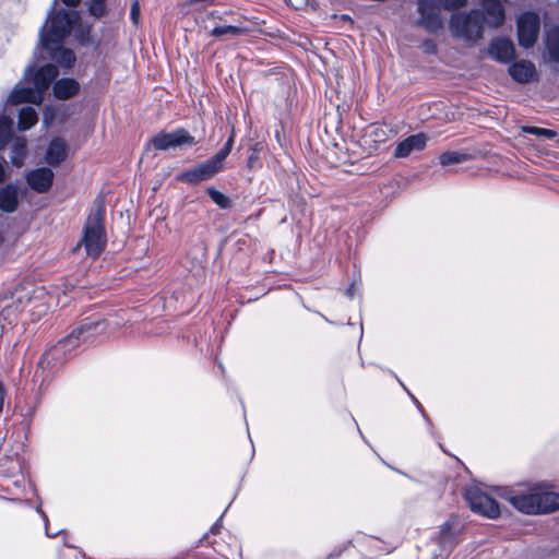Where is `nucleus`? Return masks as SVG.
<instances>
[{
	"label": "nucleus",
	"instance_id": "obj_1",
	"mask_svg": "<svg viewBox=\"0 0 559 559\" xmlns=\"http://www.w3.org/2000/svg\"><path fill=\"white\" fill-rule=\"evenodd\" d=\"M58 74V68L55 64L48 63L40 68L29 64L24 71L23 79L8 96V103L12 105L22 103L40 104L46 91Z\"/></svg>",
	"mask_w": 559,
	"mask_h": 559
},
{
	"label": "nucleus",
	"instance_id": "obj_2",
	"mask_svg": "<svg viewBox=\"0 0 559 559\" xmlns=\"http://www.w3.org/2000/svg\"><path fill=\"white\" fill-rule=\"evenodd\" d=\"M108 322L99 313H93L83 318L75 328L44 355L48 361L62 362L67 354H71L81 343L92 340L98 335L106 334Z\"/></svg>",
	"mask_w": 559,
	"mask_h": 559
},
{
	"label": "nucleus",
	"instance_id": "obj_3",
	"mask_svg": "<svg viewBox=\"0 0 559 559\" xmlns=\"http://www.w3.org/2000/svg\"><path fill=\"white\" fill-rule=\"evenodd\" d=\"M80 20L76 10L58 9L51 4L46 22L39 31V46L35 49L34 57L37 58L41 49H56L62 45Z\"/></svg>",
	"mask_w": 559,
	"mask_h": 559
},
{
	"label": "nucleus",
	"instance_id": "obj_4",
	"mask_svg": "<svg viewBox=\"0 0 559 559\" xmlns=\"http://www.w3.org/2000/svg\"><path fill=\"white\" fill-rule=\"evenodd\" d=\"M485 26L484 13L478 9L453 13L449 21L452 36L467 43L483 38Z\"/></svg>",
	"mask_w": 559,
	"mask_h": 559
},
{
	"label": "nucleus",
	"instance_id": "obj_5",
	"mask_svg": "<svg viewBox=\"0 0 559 559\" xmlns=\"http://www.w3.org/2000/svg\"><path fill=\"white\" fill-rule=\"evenodd\" d=\"M105 206L98 203L93 213L87 217L82 242L87 255L97 258L106 247L107 238L104 227Z\"/></svg>",
	"mask_w": 559,
	"mask_h": 559
},
{
	"label": "nucleus",
	"instance_id": "obj_6",
	"mask_svg": "<svg viewBox=\"0 0 559 559\" xmlns=\"http://www.w3.org/2000/svg\"><path fill=\"white\" fill-rule=\"evenodd\" d=\"M441 4L442 0H418L419 17L416 24L430 34H437L443 28Z\"/></svg>",
	"mask_w": 559,
	"mask_h": 559
},
{
	"label": "nucleus",
	"instance_id": "obj_7",
	"mask_svg": "<svg viewBox=\"0 0 559 559\" xmlns=\"http://www.w3.org/2000/svg\"><path fill=\"white\" fill-rule=\"evenodd\" d=\"M518 39L523 48H532L538 38L540 29L539 15L533 11L522 13L516 21Z\"/></svg>",
	"mask_w": 559,
	"mask_h": 559
},
{
	"label": "nucleus",
	"instance_id": "obj_8",
	"mask_svg": "<svg viewBox=\"0 0 559 559\" xmlns=\"http://www.w3.org/2000/svg\"><path fill=\"white\" fill-rule=\"evenodd\" d=\"M464 496L474 512L490 519L499 516L500 508L498 502L479 488L468 487Z\"/></svg>",
	"mask_w": 559,
	"mask_h": 559
},
{
	"label": "nucleus",
	"instance_id": "obj_9",
	"mask_svg": "<svg viewBox=\"0 0 559 559\" xmlns=\"http://www.w3.org/2000/svg\"><path fill=\"white\" fill-rule=\"evenodd\" d=\"M150 143L157 151H167L182 145H194V138L183 128L173 132H159L151 138Z\"/></svg>",
	"mask_w": 559,
	"mask_h": 559
},
{
	"label": "nucleus",
	"instance_id": "obj_10",
	"mask_svg": "<svg viewBox=\"0 0 559 559\" xmlns=\"http://www.w3.org/2000/svg\"><path fill=\"white\" fill-rule=\"evenodd\" d=\"M224 166L218 163L213 156L207 160L187 169L177 176V180L186 183L195 185L201 181L213 178L216 174L222 171Z\"/></svg>",
	"mask_w": 559,
	"mask_h": 559
},
{
	"label": "nucleus",
	"instance_id": "obj_11",
	"mask_svg": "<svg viewBox=\"0 0 559 559\" xmlns=\"http://www.w3.org/2000/svg\"><path fill=\"white\" fill-rule=\"evenodd\" d=\"M516 510L525 514H538V487L531 488L526 493L509 491L504 497Z\"/></svg>",
	"mask_w": 559,
	"mask_h": 559
},
{
	"label": "nucleus",
	"instance_id": "obj_12",
	"mask_svg": "<svg viewBox=\"0 0 559 559\" xmlns=\"http://www.w3.org/2000/svg\"><path fill=\"white\" fill-rule=\"evenodd\" d=\"M55 174L48 167L35 168L26 173L25 180L36 193H46L50 190Z\"/></svg>",
	"mask_w": 559,
	"mask_h": 559
},
{
	"label": "nucleus",
	"instance_id": "obj_13",
	"mask_svg": "<svg viewBox=\"0 0 559 559\" xmlns=\"http://www.w3.org/2000/svg\"><path fill=\"white\" fill-rule=\"evenodd\" d=\"M485 25L491 28L501 26L506 19V10L501 0H481Z\"/></svg>",
	"mask_w": 559,
	"mask_h": 559
},
{
	"label": "nucleus",
	"instance_id": "obj_14",
	"mask_svg": "<svg viewBox=\"0 0 559 559\" xmlns=\"http://www.w3.org/2000/svg\"><path fill=\"white\" fill-rule=\"evenodd\" d=\"M427 142L428 136L424 132L409 135L408 138L397 143L393 155L396 158H405L409 156L414 151H423L426 147Z\"/></svg>",
	"mask_w": 559,
	"mask_h": 559
},
{
	"label": "nucleus",
	"instance_id": "obj_15",
	"mask_svg": "<svg viewBox=\"0 0 559 559\" xmlns=\"http://www.w3.org/2000/svg\"><path fill=\"white\" fill-rule=\"evenodd\" d=\"M489 55L495 60L508 63L514 59L515 49L513 43L507 37L493 39L489 45Z\"/></svg>",
	"mask_w": 559,
	"mask_h": 559
},
{
	"label": "nucleus",
	"instance_id": "obj_16",
	"mask_svg": "<svg viewBox=\"0 0 559 559\" xmlns=\"http://www.w3.org/2000/svg\"><path fill=\"white\" fill-rule=\"evenodd\" d=\"M508 71L510 76L521 84L533 81L537 75L535 64L530 60L515 61Z\"/></svg>",
	"mask_w": 559,
	"mask_h": 559
},
{
	"label": "nucleus",
	"instance_id": "obj_17",
	"mask_svg": "<svg viewBox=\"0 0 559 559\" xmlns=\"http://www.w3.org/2000/svg\"><path fill=\"white\" fill-rule=\"evenodd\" d=\"M68 156V144L61 138H55L48 144L45 162L52 167L59 166Z\"/></svg>",
	"mask_w": 559,
	"mask_h": 559
},
{
	"label": "nucleus",
	"instance_id": "obj_18",
	"mask_svg": "<svg viewBox=\"0 0 559 559\" xmlns=\"http://www.w3.org/2000/svg\"><path fill=\"white\" fill-rule=\"evenodd\" d=\"M538 487V514L550 513L559 510V493L548 489L546 485L539 484Z\"/></svg>",
	"mask_w": 559,
	"mask_h": 559
},
{
	"label": "nucleus",
	"instance_id": "obj_19",
	"mask_svg": "<svg viewBox=\"0 0 559 559\" xmlns=\"http://www.w3.org/2000/svg\"><path fill=\"white\" fill-rule=\"evenodd\" d=\"M19 206V189L14 183H8L0 188V210L13 213Z\"/></svg>",
	"mask_w": 559,
	"mask_h": 559
},
{
	"label": "nucleus",
	"instance_id": "obj_20",
	"mask_svg": "<svg viewBox=\"0 0 559 559\" xmlns=\"http://www.w3.org/2000/svg\"><path fill=\"white\" fill-rule=\"evenodd\" d=\"M79 83L74 79H60L55 82L52 91L58 99H68L79 92Z\"/></svg>",
	"mask_w": 559,
	"mask_h": 559
},
{
	"label": "nucleus",
	"instance_id": "obj_21",
	"mask_svg": "<svg viewBox=\"0 0 559 559\" xmlns=\"http://www.w3.org/2000/svg\"><path fill=\"white\" fill-rule=\"evenodd\" d=\"M545 45L552 61L559 62V24L546 32Z\"/></svg>",
	"mask_w": 559,
	"mask_h": 559
},
{
	"label": "nucleus",
	"instance_id": "obj_22",
	"mask_svg": "<svg viewBox=\"0 0 559 559\" xmlns=\"http://www.w3.org/2000/svg\"><path fill=\"white\" fill-rule=\"evenodd\" d=\"M26 156H27L26 140L23 138L15 139L10 147L11 163L15 167H21V166H23Z\"/></svg>",
	"mask_w": 559,
	"mask_h": 559
},
{
	"label": "nucleus",
	"instance_id": "obj_23",
	"mask_svg": "<svg viewBox=\"0 0 559 559\" xmlns=\"http://www.w3.org/2000/svg\"><path fill=\"white\" fill-rule=\"evenodd\" d=\"M439 544L444 551H452L456 544V535L452 531V524L445 522L441 525L439 531Z\"/></svg>",
	"mask_w": 559,
	"mask_h": 559
},
{
	"label": "nucleus",
	"instance_id": "obj_24",
	"mask_svg": "<svg viewBox=\"0 0 559 559\" xmlns=\"http://www.w3.org/2000/svg\"><path fill=\"white\" fill-rule=\"evenodd\" d=\"M50 57L56 60L60 66L71 68L75 62V56L71 49L63 48L60 45L56 49H46Z\"/></svg>",
	"mask_w": 559,
	"mask_h": 559
},
{
	"label": "nucleus",
	"instance_id": "obj_25",
	"mask_svg": "<svg viewBox=\"0 0 559 559\" xmlns=\"http://www.w3.org/2000/svg\"><path fill=\"white\" fill-rule=\"evenodd\" d=\"M37 120L38 115L33 107H23L19 111L17 128L22 131L28 130L36 124Z\"/></svg>",
	"mask_w": 559,
	"mask_h": 559
},
{
	"label": "nucleus",
	"instance_id": "obj_26",
	"mask_svg": "<svg viewBox=\"0 0 559 559\" xmlns=\"http://www.w3.org/2000/svg\"><path fill=\"white\" fill-rule=\"evenodd\" d=\"M13 120L5 116L0 115V150L4 148L12 136Z\"/></svg>",
	"mask_w": 559,
	"mask_h": 559
},
{
	"label": "nucleus",
	"instance_id": "obj_27",
	"mask_svg": "<svg viewBox=\"0 0 559 559\" xmlns=\"http://www.w3.org/2000/svg\"><path fill=\"white\" fill-rule=\"evenodd\" d=\"M243 33V28L235 25H221L216 26L211 31V35L214 37H223V36H239Z\"/></svg>",
	"mask_w": 559,
	"mask_h": 559
},
{
	"label": "nucleus",
	"instance_id": "obj_28",
	"mask_svg": "<svg viewBox=\"0 0 559 559\" xmlns=\"http://www.w3.org/2000/svg\"><path fill=\"white\" fill-rule=\"evenodd\" d=\"M467 155L460 152L448 151L440 155L439 160L442 166L460 164L466 160Z\"/></svg>",
	"mask_w": 559,
	"mask_h": 559
},
{
	"label": "nucleus",
	"instance_id": "obj_29",
	"mask_svg": "<svg viewBox=\"0 0 559 559\" xmlns=\"http://www.w3.org/2000/svg\"><path fill=\"white\" fill-rule=\"evenodd\" d=\"M206 193L210 197V199L221 209H227L230 206L229 198L222 193L221 191L216 190L215 188L209 187L206 189Z\"/></svg>",
	"mask_w": 559,
	"mask_h": 559
},
{
	"label": "nucleus",
	"instance_id": "obj_30",
	"mask_svg": "<svg viewBox=\"0 0 559 559\" xmlns=\"http://www.w3.org/2000/svg\"><path fill=\"white\" fill-rule=\"evenodd\" d=\"M523 133L534 134L539 138H546V139H555L557 136V132L550 129H544L538 127H531V126H524L522 127Z\"/></svg>",
	"mask_w": 559,
	"mask_h": 559
},
{
	"label": "nucleus",
	"instance_id": "obj_31",
	"mask_svg": "<svg viewBox=\"0 0 559 559\" xmlns=\"http://www.w3.org/2000/svg\"><path fill=\"white\" fill-rule=\"evenodd\" d=\"M234 145V133L230 134L224 146L213 156L218 163L224 166V162L230 154Z\"/></svg>",
	"mask_w": 559,
	"mask_h": 559
},
{
	"label": "nucleus",
	"instance_id": "obj_32",
	"mask_svg": "<svg viewBox=\"0 0 559 559\" xmlns=\"http://www.w3.org/2000/svg\"><path fill=\"white\" fill-rule=\"evenodd\" d=\"M468 0H442L441 8L448 11L459 10L467 4Z\"/></svg>",
	"mask_w": 559,
	"mask_h": 559
},
{
	"label": "nucleus",
	"instance_id": "obj_33",
	"mask_svg": "<svg viewBox=\"0 0 559 559\" xmlns=\"http://www.w3.org/2000/svg\"><path fill=\"white\" fill-rule=\"evenodd\" d=\"M105 1H91L90 13L95 17H102L105 14Z\"/></svg>",
	"mask_w": 559,
	"mask_h": 559
},
{
	"label": "nucleus",
	"instance_id": "obj_34",
	"mask_svg": "<svg viewBox=\"0 0 559 559\" xmlns=\"http://www.w3.org/2000/svg\"><path fill=\"white\" fill-rule=\"evenodd\" d=\"M140 4L136 0H134L130 8V19L134 25H139L140 23Z\"/></svg>",
	"mask_w": 559,
	"mask_h": 559
},
{
	"label": "nucleus",
	"instance_id": "obj_35",
	"mask_svg": "<svg viewBox=\"0 0 559 559\" xmlns=\"http://www.w3.org/2000/svg\"><path fill=\"white\" fill-rule=\"evenodd\" d=\"M423 49L426 53H436L437 52V45L432 39H426L423 43Z\"/></svg>",
	"mask_w": 559,
	"mask_h": 559
},
{
	"label": "nucleus",
	"instance_id": "obj_36",
	"mask_svg": "<svg viewBox=\"0 0 559 559\" xmlns=\"http://www.w3.org/2000/svg\"><path fill=\"white\" fill-rule=\"evenodd\" d=\"M259 166V158L255 153H252L247 160V167L250 169L257 168Z\"/></svg>",
	"mask_w": 559,
	"mask_h": 559
},
{
	"label": "nucleus",
	"instance_id": "obj_37",
	"mask_svg": "<svg viewBox=\"0 0 559 559\" xmlns=\"http://www.w3.org/2000/svg\"><path fill=\"white\" fill-rule=\"evenodd\" d=\"M4 164V160H0V183H2L8 177Z\"/></svg>",
	"mask_w": 559,
	"mask_h": 559
},
{
	"label": "nucleus",
	"instance_id": "obj_38",
	"mask_svg": "<svg viewBox=\"0 0 559 559\" xmlns=\"http://www.w3.org/2000/svg\"><path fill=\"white\" fill-rule=\"evenodd\" d=\"M215 0H189V4H203V5H209V4H212Z\"/></svg>",
	"mask_w": 559,
	"mask_h": 559
},
{
	"label": "nucleus",
	"instance_id": "obj_39",
	"mask_svg": "<svg viewBox=\"0 0 559 559\" xmlns=\"http://www.w3.org/2000/svg\"><path fill=\"white\" fill-rule=\"evenodd\" d=\"M221 521H222V520H221V519H218V520L213 524V526H212V527H211V530H210V533H211V534H217V533L219 532L221 526H222Z\"/></svg>",
	"mask_w": 559,
	"mask_h": 559
},
{
	"label": "nucleus",
	"instance_id": "obj_40",
	"mask_svg": "<svg viewBox=\"0 0 559 559\" xmlns=\"http://www.w3.org/2000/svg\"><path fill=\"white\" fill-rule=\"evenodd\" d=\"M4 388L2 385V383L0 382V413L2 412V408H3V401H4Z\"/></svg>",
	"mask_w": 559,
	"mask_h": 559
},
{
	"label": "nucleus",
	"instance_id": "obj_41",
	"mask_svg": "<svg viewBox=\"0 0 559 559\" xmlns=\"http://www.w3.org/2000/svg\"><path fill=\"white\" fill-rule=\"evenodd\" d=\"M408 394L411 395L412 400L414 401V403L417 405V407L419 408V411L423 413L424 417L428 420V418L426 417L425 413H424V409L421 407V405L419 404V402L417 401V399H415L409 392Z\"/></svg>",
	"mask_w": 559,
	"mask_h": 559
},
{
	"label": "nucleus",
	"instance_id": "obj_42",
	"mask_svg": "<svg viewBox=\"0 0 559 559\" xmlns=\"http://www.w3.org/2000/svg\"><path fill=\"white\" fill-rule=\"evenodd\" d=\"M51 119H52V114H51V112H49L48 110H46V111L44 112V122H45L46 124H48L49 120H51Z\"/></svg>",
	"mask_w": 559,
	"mask_h": 559
},
{
	"label": "nucleus",
	"instance_id": "obj_43",
	"mask_svg": "<svg viewBox=\"0 0 559 559\" xmlns=\"http://www.w3.org/2000/svg\"><path fill=\"white\" fill-rule=\"evenodd\" d=\"M347 295H348L349 297H352V296H353V286H352V287H349V288L347 289Z\"/></svg>",
	"mask_w": 559,
	"mask_h": 559
},
{
	"label": "nucleus",
	"instance_id": "obj_44",
	"mask_svg": "<svg viewBox=\"0 0 559 559\" xmlns=\"http://www.w3.org/2000/svg\"><path fill=\"white\" fill-rule=\"evenodd\" d=\"M46 535H47V536H49V537H51V536H56V534L50 535V534H49V532H48V528H47V527H46Z\"/></svg>",
	"mask_w": 559,
	"mask_h": 559
},
{
	"label": "nucleus",
	"instance_id": "obj_45",
	"mask_svg": "<svg viewBox=\"0 0 559 559\" xmlns=\"http://www.w3.org/2000/svg\"><path fill=\"white\" fill-rule=\"evenodd\" d=\"M343 19L344 20H350V17L348 15H343Z\"/></svg>",
	"mask_w": 559,
	"mask_h": 559
}]
</instances>
